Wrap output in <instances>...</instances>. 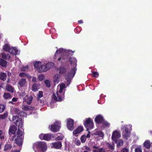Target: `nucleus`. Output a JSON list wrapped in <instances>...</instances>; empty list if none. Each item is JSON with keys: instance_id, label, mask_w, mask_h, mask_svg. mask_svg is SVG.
Wrapping results in <instances>:
<instances>
[{"instance_id": "f257e3e1", "label": "nucleus", "mask_w": 152, "mask_h": 152, "mask_svg": "<svg viewBox=\"0 0 152 152\" xmlns=\"http://www.w3.org/2000/svg\"><path fill=\"white\" fill-rule=\"evenodd\" d=\"M75 51H72L70 50H66L62 48H60L59 50H57L54 55V58L55 59H57V60L60 61L61 59L65 60L66 58L64 56H62V54L66 56L67 59H69V61L71 65H73V68H72L71 71L68 72L65 75V78L67 82V85L68 86L71 81L72 79L74 76L76 71V66H77V60L75 57H69L72 56Z\"/></svg>"}, {"instance_id": "f03ea898", "label": "nucleus", "mask_w": 152, "mask_h": 152, "mask_svg": "<svg viewBox=\"0 0 152 152\" xmlns=\"http://www.w3.org/2000/svg\"><path fill=\"white\" fill-rule=\"evenodd\" d=\"M23 132L19 129H18L16 135H14L12 137L10 141H13L15 140V142L18 146L22 145L23 142V138H22Z\"/></svg>"}, {"instance_id": "7ed1b4c3", "label": "nucleus", "mask_w": 152, "mask_h": 152, "mask_svg": "<svg viewBox=\"0 0 152 152\" xmlns=\"http://www.w3.org/2000/svg\"><path fill=\"white\" fill-rule=\"evenodd\" d=\"M37 148L41 150L42 152H45L47 149V146L46 142H37L34 145Z\"/></svg>"}, {"instance_id": "20e7f679", "label": "nucleus", "mask_w": 152, "mask_h": 152, "mask_svg": "<svg viewBox=\"0 0 152 152\" xmlns=\"http://www.w3.org/2000/svg\"><path fill=\"white\" fill-rule=\"evenodd\" d=\"M83 124L85 127L86 128L87 131L93 128L94 123L93 120L90 118H86L84 121Z\"/></svg>"}, {"instance_id": "39448f33", "label": "nucleus", "mask_w": 152, "mask_h": 152, "mask_svg": "<svg viewBox=\"0 0 152 152\" xmlns=\"http://www.w3.org/2000/svg\"><path fill=\"white\" fill-rule=\"evenodd\" d=\"M12 120L14 122V123L18 126V128H22L23 124L21 118H20L18 115H14L12 117Z\"/></svg>"}, {"instance_id": "423d86ee", "label": "nucleus", "mask_w": 152, "mask_h": 152, "mask_svg": "<svg viewBox=\"0 0 152 152\" xmlns=\"http://www.w3.org/2000/svg\"><path fill=\"white\" fill-rule=\"evenodd\" d=\"M63 89L60 88V89L58 92L57 91L56 94L53 93V98L56 101L59 102L61 101L62 100L61 93L63 91Z\"/></svg>"}, {"instance_id": "0eeeda50", "label": "nucleus", "mask_w": 152, "mask_h": 152, "mask_svg": "<svg viewBox=\"0 0 152 152\" xmlns=\"http://www.w3.org/2000/svg\"><path fill=\"white\" fill-rule=\"evenodd\" d=\"M39 137L41 140H44L46 141H49L52 138L54 137L53 134H41L39 135Z\"/></svg>"}, {"instance_id": "6e6552de", "label": "nucleus", "mask_w": 152, "mask_h": 152, "mask_svg": "<svg viewBox=\"0 0 152 152\" xmlns=\"http://www.w3.org/2000/svg\"><path fill=\"white\" fill-rule=\"evenodd\" d=\"M74 121L72 119L69 118L67 119L66 126L68 130L72 131L74 128Z\"/></svg>"}, {"instance_id": "1a4fd4ad", "label": "nucleus", "mask_w": 152, "mask_h": 152, "mask_svg": "<svg viewBox=\"0 0 152 152\" xmlns=\"http://www.w3.org/2000/svg\"><path fill=\"white\" fill-rule=\"evenodd\" d=\"M121 136L120 133L117 130L114 131L112 134V138L114 141H115Z\"/></svg>"}, {"instance_id": "9d476101", "label": "nucleus", "mask_w": 152, "mask_h": 152, "mask_svg": "<svg viewBox=\"0 0 152 152\" xmlns=\"http://www.w3.org/2000/svg\"><path fill=\"white\" fill-rule=\"evenodd\" d=\"M104 119L103 117L100 115H98L95 118V122L97 124H101L103 122Z\"/></svg>"}, {"instance_id": "9b49d317", "label": "nucleus", "mask_w": 152, "mask_h": 152, "mask_svg": "<svg viewBox=\"0 0 152 152\" xmlns=\"http://www.w3.org/2000/svg\"><path fill=\"white\" fill-rule=\"evenodd\" d=\"M83 128L81 126H78V127L75 129L74 130L73 132V135H76L80 132L83 131Z\"/></svg>"}, {"instance_id": "f8f14e48", "label": "nucleus", "mask_w": 152, "mask_h": 152, "mask_svg": "<svg viewBox=\"0 0 152 152\" xmlns=\"http://www.w3.org/2000/svg\"><path fill=\"white\" fill-rule=\"evenodd\" d=\"M60 128V126L56 124L52 125L50 127V129L51 131L56 132L59 131Z\"/></svg>"}, {"instance_id": "ddd939ff", "label": "nucleus", "mask_w": 152, "mask_h": 152, "mask_svg": "<svg viewBox=\"0 0 152 152\" xmlns=\"http://www.w3.org/2000/svg\"><path fill=\"white\" fill-rule=\"evenodd\" d=\"M17 129V127L13 125L11 126L10 128L9 132L10 135H11L12 134L15 135Z\"/></svg>"}, {"instance_id": "4468645a", "label": "nucleus", "mask_w": 152, "mask_h": 152, "mask_svg": "<svg viewBox=\"0 0 152 152\" xmlns=\"http://www.w3.org/2000/svg\"><path fill=\"white\" fill-rule=\"evenodd\" d=\"M0 56L3 59L9 60L11 58V56L8 53L3 52L0 54Z\"/></svg>"}, {"instance_id": "2eb2a0df", "label": "nucleus", "mask_w": 152, "mask_h": 152, "mask_svg": "<svg viewBox=\"0 0 152 152\" xmlns=\"http://www.w3.org/2000/svg\"><path fill=\"white\" fill-rule=\"evenodd\" d=\"M54 66V64L52 62H49L46 64L45 66L44 71H47L51 68H52Z\"/></svg>"}, {"instance_id": "dca6fc26", "label": "nucleus", "mask_w": 152, "mask_h": 152, "mask_svg": "<svg viewBox=\"0 0 152 152\" xmlns=\"http://www.w3.org/2000/svg\"><path fill=\"white\" fill-rule=\"evenodd\" d=\"M52 144L53 146L56 149H60L62 147V143L61 141L54 142Z\"/></svg>"}, {"instance_id": "f3484780", "label": "nucleus", "mask_w": 152, "mask_h": 152, "mask_svg": "<svg viewBox=\"0 0 152 152\" xmlns=\"http://www.w3.org/2000/svg\"><path fill=\"white\" fill-rule=\"evenodd\" d=\"M9 53L12 54L16 55L18 54V50L15 47H12L10 50Z\"/></svg>"}, {"instance_id": "a211bd4d", "label": "nucleus", "mask_w": 152, "mask_h": 152, "mask_svg": "<svg viewBox=\"0 0 152 152\" xmlns=\"http://www.w3.org/2000/svg\"><path fill=\"white\" fill-rule=\"evenodd\" d=\"M33 64L34 69H36L38 71L39 68V66L42 64L41 62L39 61H35L34 62Z\"/></svg>"}, {"instance_id": "6ab92c4d", "label": "nucleus", "mask_w": 152, "mask_h": 152, "mask_svg": "<svg viewBox=\"0 0 152 152\" xmlns=\"http://www.w3.org/2000/svg\"><path fill=\"white\" fill-rule=\"evenodd\" d=\"M7 62L3 59L0 58V65L3 67H6L7 64Z\"/></svg>"}, {"instance_id": "aec40b11", "label": "nucleus", "mask_w": 152, "mask_h": 152, "mask_svg": "<svg viewBox=\"0 0 152 152\" xmlns=\"http://www.w3.org/2000/svg\"><path fill=\"white\" fill-rule=\"evenodd\" d=\"M143 145L144 147L147 149H149L151 148L150 142L148 140H146L144 142Z\"/></svg>"}, {"instance_id": "412c9836", "label": "nucleus", "mask_w": 152, "mask_h": 152, "mask_svg": "<svg viewBox=\"0 0 152 152\" xmlns=\"http://www.w3.org/2000/svg\"><path fill=\"white\" fill-rule=\"evenodd\" d=\"M131 132H122L123 137L126 140H127L130 135Z\"/></svg>"}, {"instance_id": "4be33fe9", "label": "nucleus", "mask_w": 152, "mask_h": 152, "mask_svg": "<svg viewBox=\"0 0 152 152\" xmlns=\"http://www.w3.org/2000/svg\"><path fill=\"white\" fill-rule=\"evenodd\" d=\"M59 74H62L65 73L66 71V69L63 66H60L59 68Z\"/></svg>"}, {"instance_id": "5701e85b", "label": "nucleus", "mask_w": 152, "mask_h": 152, "mask_svg": "<svg viewBox=\"0 0 152 152\" xmlns=\"http://www.w3.org/2000/svg\"><path fill=\"white\" fill-rule=\"evenodd\" d=\"M26 82V79L22 78L19 82L18 84L20 87H22L24 86Z\"/></svg>"}, {"instance_id": "b1692460", "label": "nucleus", "mask_w": 152, "mask_h": 152, "mask_svg": "<svg viewBox=\"0 0 152 152\" xmlns=\"http://www.w3.org/2000/svg\"><path fill=\"white\" fill-rule=\"evenodd\" d=\"M121 130L122 132H131L128 126L124 125L121 127Z\"/></svg>"}, {"instance_id": "393cba45", "label": "nucleus", "mask_w": 152, "mask_h": 152, "mask_svg": "<svg viewBox=\"0 0 152 152\" xmlns=\"http://www.w3.org/2000/svg\"><path fill=\"white\" fill-rule=\"evenodd\" d=\"M115 141L117 144V145L118 147H119L122 146L123 144V141L121 140H116Z\"/></svg>"}, {"instance_id": "a878e982", "label": "nucleus", "mask_w": 152, "mask_h": 152, "mask_svg": "<svg viewBox=\"0 0 152 152\" xmlns=\"http://www.w3.org/2000/svg\"><path fill=\"white\" fill-rule=\"evenodd\" d=\"M7 75L4 72H0V79L5 81L6 79V77Z\"/></svg>"}, {"instance_id": "bb28decb", "label": "nucleus", "mask_w": 152, "mask_h": 152, "mask_svg": "<svg viewBox=\"0 0 152 152\" xmlns=\"http://www.w3.org/2000/svg\"><path fill=\"white\" fill-rule=\"evenodd\" d=\"M12 148L11 144H7L4 146V151H7L9 150H10Z\"/></svg>"}, {"instance_id": "cd10ccee", "label": "nucleus", "mask_w": 152, "mask_h": 152, "mask_svg": "<svg viewBox=\"0 0 152 152\" xmlns=\"http://www.w3.org/2000/svg\"><path fill=\"white\" fill-rule=\"evenodd\" d=\"M95 135H98L100 137H103L104 136L103 132L102 131H98L94 133Z\"/></svg>"}, {"instance_id": "c85d7f7f", "label": "nucleus", "mask_w": 152, "mask_h": 152, "mask_svg": "<svg viewBox=\"0 0 152 152\" xmlns=\"http://www.w3.org/2000/svg\"><path fill=\"white\" fill-rule=\"evenodd\" d=\"M45 66V65H42L41 64V66H39V70H38V72L39 73H42L43 72H45L47 71H44V68Z\"/></svg>"}, {"instance_id": "c756f323", "label": "nucleus", "mask_w": 152, "mask_h": 152, "mask_svg": "<svg viewBox=\"0 0 152 152\" xmlns=\"http://www.w3.org/2000/svg\"><path fill=\"white\" fill-rule=\"evenodd\" d=\"M53 81L55 83H58L59 81V78L58 75H55L53 77Z\"/></svg>"}, {"instance_id": "7c9ffc66", "label": "nucleus", "mask_w": 152, "mask_h": 152, "mask_svg": "<svg viewBox=\"0 0 152 152\" xmlns=\"http://www.w3.org/2000/svg\"><path fill=\"white\" fill-rule=\"evenodd\" d=\"M11 48L7 44H6L3 46V50L5 51H7L9 52Z\"/></svg>"}, {"instance_id": "2f4dec72", "label": "nucleus", "mask_w": 152, "mask_h": 152, "mask_svg": "<svg viewBox=\"0 0 152 152\" xmlns=\"http://www.w3.org/2000/svg\"><path fill=\"white\" fill-rule=\"evenodd\" d=\"M32 90L34 92L38 90V87L36 83H34L33 85Z\"/></svg>"}, {"instance_id": "473e14b6", "label": "nucleus", "mask_w": 152, "mask_h": 152, "mask_svg": "<svg viewBox=\"0 0 152 152\" xmlns=\"http://www.w3.org/2000/svg\"><path fill=\"white\" fill-rule=\"evenodd\" d=\"M33 99V97L31 96H30L27 99L26 102L27 104H30L31 103Z\"/></svg>"}, {"instance_id": "72a5a7b5", "label": "nucleus", "mask_w": 152, "mask_h": 152, "mask_svg": "<svg viewBox=\"0 0 152 152\" xmlns=\"http://www.w3.org/2000/svg\"><path fill=\"white\" fill-rule=\"evenodd\" d=\"M102 126L103 127H107L109 126L110 125V124L107 121H103V122L102 123Z\"/></svg>"}, {"instance_id": "f704fd0d", "label": "nucleus", "mask_w": 152, "mask_h": 152, "mask_svg": "<svg viewBox=\"0 0 152 152\" xmlns=\"http://www.w3.org/2000/svg\"><path fill=\"white\" fill-rule=\"evenodd\" d=\"M5 106L3 104H0V113L3 112L5 110Z\"/></svg>"}, {"instance_id": "c9c22d12", "label": "nucleus", "mask_w": 152, "mask_h": 152, "mask_svg": "<svg viewBox=\"0 0 152 152\" xmlns=\"http://www.w3.org/2000/svg\"><path fill=\"white\" fill-rule=\"evenodd\" d=\"M8 116V113L6 112L5 113L3 114L0 115V119H5Z\"/></svg>"}, {"instance_id": "e433bc0d", "label": "nucleus", "mask_w": 152, "mask_h": 152, "mask_svg": "<svg viewBox=\"0 0 152 152\" xmlns=\"http://www.w3.org/2000/svg\"><path fill=\"white\" fill-rule=\"evenodd\" d=\"M4 98L5 99L11 98V96L10 94L8 93H4Z\"/></svg>"}, {"instance_id": "4c0bfd02", "label": "nucleus", "mask_w": 152, "mask_h": 152, "mask_svg": "<svg viewBox=\"0 0 152 152\" xmlns=\"http://www.w3.org/2000/svg\"><path fill=\"white\" fill-rule=\"evenodd\" d=\"M6 89L7 91H10L12 93H13L14 92L13 89L10 85H8V86L6 87Z\"/></svg>"}, {"instance_id": "58836bf2", "label": "nucleus", "mask_w": 152, "mask_h": 152, "mask_svg": "<svg viewBox=\"0 0 152 152\" xmlns=\"http://www.w3.org/2000/svg\"><path fill=\"white\" fill-rule=\"evenodd\" d=\"M107 146L108 147L109 149L113 150L114 149V145L113 144L111 145L109 143H107L106 144Z\"/></svg>"}, {"instance_id": "ea45409f", "label": "nucleus", "mask_w": 152, "mask_h": 152, "mask_svg": "<svg viewBox=\"0 0 152 152\" xmlns=\"http://www.w3.org/2000/svg\"><path fill=\"white\" fill-rule=\"evenodd\" d=\"M18 115L20 117L22 116L23 117L26 116L27 115V114L25 112L21 111L20 113H19Z\"/></svg>"}, {"instance_id": "a19ab883", "label": "nucleus", "mask_w": 152, "mask_h": 152, "mask_svg": "<svg viewBox=\"0 0 152 152\" xmlns=\"http://www.w3.org/2000/svg\"><path fill=\"white\" fill-rule=\"evenodd\" d=\"M80 140L81 141V142L82 143H84L85 142L86 140V137L85 135H83L81 138H80Z\"/></svg>"}, {"instance_id": "79ce46f5", "label": "nucleus", "mask_w": 152, "mask_h": 152, "mask_svg": "<svg viewBox=\"0 0 152 152\" xmlns=\"http://www.w3.org/2000/svg\"><path fill=\"white\" fill-rule=\"evenodd\" d=\"M64 136L63 135L58 136L57 137L55 138V140L56 141L62 140L64 139Z\"/></svg>"}, {"instance_id": "37998d69", "label": "nucleus", "mask_w": 152, "mask_h": 152, "mask_svg": "<svg viewBox=\"0 0 152 152\" xmlns=\"http://www.w3.org/2000/svg\"><path fill=\"white\" fill-rule=\"evenodd\" d=\"M23 109L25 111H27L29 110H31V108L30 106H28V105L25 106Z\"/></svg>"}, {"instance_id": "c03bdc74", "label": "nucleus", "mask_w": 152, "mask_h": 152, "mask_svg": "<svg viewBox=\"0 0 152 152\" xmlns=\"http://www.w3.org/2000/svg\"><path fill=\"white\" fill-rule=\"evenodd\" d=\"M38 98H40L42 97L43 96V92L42 91H39L38 94L37 95Z\"/></svg>"}, {"instance_id": "a18cd8bd", "label": "nucleus", "mask_w": 152, "mask_h": 152, "mask_svg": "<svg viewBox=\"0 0 152 152\" xmlns=\"http://www.w3.org/2000/svg\"><path fill=\"white\" fill-rule=\"evenodd\" d=\"M19 76L21 77H27L28 75L26 74L23 72H20L19 73Z\"/></svg>"}, {"instance_id": "49530a36", "label": "nucleus", "mask_w": 152, "mask_h": 152, "mask_svg": "<svg viewBox=\"0 0 152 152\" xmlns=\"http://www.w3.org/2000/svg\"><path fill=\"white\" fill-rule=\"evenodd\" d=\"M75 143L77 145H80L81 142L80 140L78 139H75Z\"/></svg>"}, {"instance_id": "de8ad7c7", "label": "nucleus", "mask_w": 152, "mask_h": 152, "mask_svg": "<svg viewBox=\"0 0 152 152\" xmlns=\"http://www.w3.org/2000/svg\"><path fill=\"white\" fill-rule=\"evenodd\" d=\"M99 75V73L97 72H94L93 73V76L94 77L97 78Z\"/></svg>"}, {"instance_id": "09e8293b", "label": "nucleus", "mask_w": 152, "mask_h": 152, "mask_svg": "<svg viewBox=\"0 0 152 152\" xmlns=\"http://www.w3.org/2000/svg\"><path fill=\"white\" fill-rule=\"evenodd\" d=\"M45 83L46 86L48 87H50V82L48 80H46L45 81Z\"/></svg>"}, {"instance_id": "8fccbe9b", "label": "nucleus", "mask_w": 152, "mask_h": 152, "mask_svg": "<svg viewBox=\"0 0 152 152\" xmlns=\"http://www.w3.org/2000/svg\"><path fill=\"white\" fill-rule=\"evenodd\" d=\"M28 66H23L21 68V71H25L28 69Z\"/></svg>"}, {"instance_id": "3c124183", "label": "nucleus", "mask_w": 152, "mask_h": 152, "mask_svg": "<svg viewBox=\"0 0 152 152\" xmlns=\"http://www.w3.org/2000/svg\"><path fill=\"white\" fill-rule=\"evenodd\" d=\"M135 152H142V149L140 147H137L135 149Z\"/></svg>"}, {"instance_id": "603ef678", "label": "nucleus", "mask_w": 152, "mask_h": 152, "mask_svg": "<svg viewBox=\"0 0 152 152\" xmlns=\"http://www.w3.org/2000/svg\"><path fill=\"white\" fill-rule=\"evenodd\" d=\"M44 76L42 75H39L38 77L39 79V80L42 81L43 80Z\"/></svg>"}, {"instance_id": "864d4df0", "label": "nucleus", "mask_w": 152, "mask_h": 152, "mask_svg": "<svg viewBox=\"0 0 152 152\" xmlns=\"http://www.w3.org/2000/svg\"><path fill=\"white\" fill-rule=\"evenodd\" d=\"M17 100H18V98H17L14 97L12 99V101L10 102L9 103H11L12 104L13 102H16L17 101Z\"/></svg>"}, {"instance_id": "5fc2aeb1", "label": "nucleus", "mask_w": 152, "mask_h": 152, "mask_svg": "<svg viewBox=\"0 0 152 152\" xmlns=\"http://www.w3.org/2000/svg\"><path fill=\"white\" fill-rule=\"evenodd\" d=\"M121 152H129V150L127 148H124L121 150Z\"/></svg>"}, {"instance_id": "6e6d98bb", "label": "nucleus", "mask_w": 152, "mask_h": 152, "mask_svg": "<svg viewBox=\"0 0 152 152\" xmlns=\"http://www.w3.org/2000/svg\"><path fill=\"white\" fill-rule=\"evenodd\" d=\"M99 152H105V149L103 148H99Z\"/></svg>"}, {"instance_id": "4d7b16f0", "label": "nucleus", "mask_w": 152, "mask_h": 152, "mask_svg": "<svg viewBox=\"0 0 152 152\" xmlns=\"http://www.w3.org/2000/svg\"><path fill=\"white\" fill-rule=\"evenodd\" d=\"M65 84L64 83H62L60 86V88L63 89L65 88Z\"/></svg>"}, {"instance_id": "13d9d810", "label": "nucleus", "mask_w": 152, "mask_h": 152, "mask_svg": "<svg viewBox=\"0 0 152 152\" xmlns=\"http://www.w3.org/2000/svg\"><path fill=\"white\" fill-rule=\"evenodd\" d=\"M15 113L17 114H18V115L19 114V113H20V111L18 109H17V108H16L15 109Z\"/></svg>"}, {"instance_id": "bf43d9fd", "label": "nucleus", "mask_w": 152, "mask_h": 152, "mask_svg": "<svg viewBox=\"0 0 152 152\" xmlns=\"http://www.w3.org/2000/svg\"><path fill=\"white\" fill-rule=\"evenodd\" d=\"M38 101L40 103L43 104L44 103V101L40 99V98H37Z\"/></svg>"}, {"instance_id": "052dcab7", "label": "nucleus", "mask_w": 152, "mask_h": 152, "mask_svg": "<svg viewBox=\"0 0 152 152\" xmlns=\"http://www.w3.org/2000/svg\"><path fill=\"white\" fill-rule=\"evenodd\" d=\"M32 81L33 82H34V83L36 81V78L34 77H33L32 78Z\"/></svg>"}, {"instance_id": "680f3d73", "label": "nucleus", "mask_w": 152, "mask_h": 152, "mask_svg": "<svg viewBox=\"0 0 152 152\" xmlns=\"http://www.w3.org/2000/svg\"><path fill=\"white\" fill-rule=\"evenodd\" d=\"M88 134H87L86 137H88V138H90V132L88 131Z\"/></svg>"}, {"instance_id": "e2e57ef3", "label": "nucleus", "mask_w": 152, "mask_h": 152, "mask_svg": "<svg viewBox=\"0 0 152 152\" xmlns=\"http://www.w3.org/2000/svg\"><path fill=\"white\" fill-rule=\"evenodd\" d=\"M86 149L88 151H91V149L89 148V147H86Z\"/></svg>"}, {"instance_id": "0e129e2a", "label": "nucleus", "mask_w": 152, "mask_h": 152, "mask_svg": "<svg viewBox=\"0 0 152 152\" xmlns=\"http://www.w3.org/2000/svg\"><path fill=\"white\" fill-rule=\"evenodd\" d=\"M12 152H20V151L18 150H14Z\"/></svg>"}, {"instance_id": "69168bd1", "label": "nucleus", "mask_w": 152, "mask_h": 152, "mask_svg": "<svg viewBox=\"0 0 152 152\" xmlns=\"http://www.w3.org/2000/svg\"><path fill=\"white\" fill-rule=\"evenodd\" d=\"M78 22L80 24L82 23H83V22L82 20H79Z\"/></svg>"}, {"instance_id": "338daca9", "label": "nucleus", "mask_w": 152, "mask_h": 152, "mask_svg": "<svg viewBox=\"0 0 152 152\" xmlns=\"http://www.w3.org/2000/svg\"><path fill=\"white\" fill-rule=\"evenodd\" d=\"M93 148H95L96 149H98L99 148L98 147L96 146H94L93 147Z\"/></svg>"}, {"instance_id": "774afa93", "label": "nucleus", "mask_w": 152, "mask_h": 152, "mask_svg": "<svg viewBox=\"0 0 152 152\" xmlns=\"http://www.w3.org/2000/svg\"><path fill=\"white\" fill-rule=\"evenodd\" d=\"M93 152H99V151H97L96 150H93Z\"/></svg>"}]
</instances>
